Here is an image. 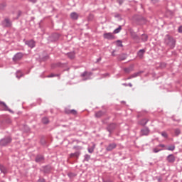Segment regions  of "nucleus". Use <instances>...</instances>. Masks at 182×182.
Wrapping results in <instances>:
<instances>
[{
	"mask_svg": "<svg viewBox=\"0 0 182 182\" xmlns=\"http://www.w3.org/2000/svg\"><path fill=\"white\" fill-rule=\"evenodd\" d=\"M164 43L165 46L169 48V49H173L176 48L177 41L170 34H166L164 38Z\"/></svg>",
	"mask_w": 182,
	"mask_h": 182,
	"instance_id": "f257e3e1",
	"label": "nucleus"
},
{
	"mask_svg": "<svg viewBox=\"0 0 182 182\" xmlns=\"http://www.w3.org/2000/svg\"><path fill=\"white\" fill-rule=\"evenodd\" d=\"M12 143V136H6L3 139H0V147H6L9 144Z\"/></svg>",
	"mask_w": 182,
	"mask_h": 182,
	"instance_id": "f03ea898",
	"label": "nucleus"
},
{
	"mask_svg": "<svg viewBox=\"0 0 182 182\" xmlns=\"http://www.w3.org/2000/svg\"><path fill=\"white\" fill-rule=\"evenodd\" d=\"M117 127V124L116 123H110L107 125V127H106V130L108 131V132L109 133V136H111L112 133H113V132L116 130Z\"/></svg>",
	"mask_w": 182,
	"mask_h": 182,
	"instance_id": "7ed1b4c3",
	"label": "nucleus"
},
{
	"mask_svg": "<svg viewBox=\"0 0 182 182\" xmlns=\"http://www.w3.org/2000/svg\"><path fill=\"white\" fill-rule=\"evenodd\" d=\"M150 128L148 127H144L143 128L141 129L139 132V135L141 137H143L144 136H149L150 135Z\"/></svg>",
	"mask_w": 182,
	"mask_h": 182,
	"instance_id": "20e7f679",
	"label": "nucleus"
},
{
	"mask_svg": "<svg viewBox=\"0 0 182 182\" xmlns=\"http://www.w3.org/2000/svg\"><path fill=\"white\" fill-rule=\"evenodd\" d=\"M40 171H42V173H44V174H49V173L52 171V166L50 165L43 166L40 169Z\"/></svg>",
	"mask_w": 182,
	"mask_h": 182,
	"instance_id": "39448f33",
	"label": "nucleus"
},
{
	"mask_svg": "<svg viewBox=\"0 0 182 182\" xmlns=\"http://www.w3.org/2000/svg\"><path fill=\"white\" fill-rule=\"evenodd\" d=\"M36 163H38V164H43L45 163V156L42 154H38L36 155L35 158Z\"/></svg>",
	"mask_w": 182,
	"mask_h": 182,
	"instance_id": "423d86ee",
	"label": "nucleus"
},
{
	"mask_svg": "<svg viewBox=\"0 0 182 182\" xmlns=\"http://www.w3.org/2000/svg\"><path fill=\"white\" fill-rule=\"evenodd\" d=\"M130 35H131L132 39H133V41H134V42H136V43H140V42H141L140 37L135 32L132 31L130 33Z\"/></svg>",
	"mask_w": 182,
	"mask_h": 182,
	"instance_id": "0eeeda50",
	"label": "nucleus"
},
{
	"mask_svg": "<svg viewBox=\"0 0 182 182\" xmlns=\"http://www.w3.org/2000/svg\"><path fill=\"white\" fill-rule=\"evenodd\" d=\"M81 77H85L84 80H89V79H92L90 77L91 76H93V73L92 72H87L85 71L80 75Z\"/></svg>",
	"mask_w": 182,
	"mask_h": 182,
	"instance_id": "6e6552de",
	"label": "nucleus"
},
{
	"mask_svg": "<svg viewBox=\"0 0 182 182\" xmlns=\"http://www.w3.org/2000/svg\"><path fill=\"white\" fill-rule=\"evenodd\" d=\"M59 38H60V34L54 33L49 36V41L50 42H56V41H59Z\"/></svg>",
	"mask_w": 182,
	"mask_h": 182,
	"instance_id": "1a4fd4ad",
	"label": "nucleus"
},
{
	"mask_svg": "<svg viewBox=\"0 0 182 182\" xmlns=\"http://www.w3.org/2000/svg\"><path fill=\"white\" fill-rule=\"evenodd\" d=\"M22 58H23V53L19 52L14 55L12 60L13 62H19V60H21Z\"/></svg>",
	"mask_w": 182,
	"mask_h": 182,
	"instance_id": "9d476101",
	"label": "nucleus"
},
{
	"mask_svg": "<svg viewBox=\"0 0 182 182\" xmlns=\"http://www.w3.org/2000/svg\"><path fill=\"white\" fill-rule=\"evenodd\" d=\"M2 25L4 26V28H11L12 26V21H11V19L9 18H6L2 21Z\"/></svg>",
	"mask_w": 182,
	"mask_h": 182,
	"instance_id": "9b49d317",
	"label": "nucleus"
},
{
	"mask_svg": "<svg viewBox=\"0 0 182 182\" xmlns=\"http://www.w3.org/2000/svg\"><path fill=\"white\" fill-rule=\"evenodd\" d=\"M117 147V144L116 143H111L109 145L105 146V150L107 151H112V150H114Z\"/></svg>",
	"mask_w": 182,
	"mask_h": 182,
	"instance_id": "f8f14e48",
	"label": "nucleus"
},
{
	"mask_svg": "<svg viewBox=\"0 0 182 182\" xmlns=\"http://www.w3.org/2000/svg\"><path fill=\"white\" fill-rule=\"evenodd\" d=\"M25 44L28 45V48H31V49H33V48L36 46V42H35L33 39L26 41Z\"/></svg>",
	"mask_w": 182,
	"mask_h": 182,
	"instance_id": "ddd939ff",
	"label": "nucleus"
},
{
	"mask_svg": "<svg viewBox=\"0 0 182 182\" xmlns=\"http://www.w3.org/2000/svg\"><path fill=\"white\" fill-rule=\"evenodd\" d=\"M104 39H107L108 41H112L114 39V36L113 33H105L103 34Z\"/></svg>",
	"mask_w": 182,
	"mask_h": 182,
	"instance_id": "4468645a",
	"label": "nucleus"
},
{
	"mask_svg": "<svg viewBox=\"0 0 182 182\" xmlns=\"http://www.w3.org/2000/svg\"><path fill=\"white\" fill-rule=\"evenodd\" d=\"M166 161L168 163H170L171 164H173V163H174L176 161V156H174V154H169L166 157Z\"/></svg>",
	"mask_w": 182,
	"mask_h": 182,
	"instance_id": "2eb2a0df",
	"label": "nucleus"
},
{
	"mask_svg": "<svg viewBox=\"0 0 182 182\" xmlns=\"http://www.w3.org/2000/svg\"><path fill=\"white\" fill-rule=\"evenodd\" d=\"M144 53H146L145 49H141L137 52V58L139 59H144Z\"/></svg>",
	"mask_w": 182,
	"mask_h": 182,
	"instance_id": "dca6fc26",
	"label": "nucleus"
},
{
	"mask_svg": "<svg viewBox=\"0 0 182 182\" xmlns=\"http://www.w3.org/2000/svg\"><path fill=\"white\" fill-rule=\"evenodd\" d=\"M105 114H106V112L100 110L98 112H95V117H96V119H100V117H103Z\"/></svg>",
	"mask_w": 182,
	"mask_h": 182,
	"instance_id": "f3484780",
	"label": "nucleus"
},
{
	"mask_svg": "<svg viewBox=\"0 0 182 182\" xmlns=\"http://www.w3.org/2000/svg\"><path fill=\"white\" fill-rule=\"evenodd\" d=\"M0 106H4V110L6 112H9L10 113H14V111H12V109H9V107H8V105H6V104L2 101H0Z\"/></svg>",
	"mask_w": 182,
	"mask_h": 182,
	"instance_id": "a211bd4d",
	"label": "nucleus"
},
{
	"mask_svg": "<svg viewBox=\"0 0 182 182\" xmlns=\"http://www.w3.org/2000/svg\"><path fill=\"white\" fill-rule=\"evenodd\" d=\"M70 18L73 21H77V19H79V14L76 12H72L70 15Z\"/></svg>",
	"mask_w": 182,
	"mask_h": 182,
	"instance_id": "6ab92c4d",
	"label": "nucleus"
},
{
	"mask_svg": "<svg viewBox=\"0 0 182 182\" xmlns=\"http://www.w3.org/2000/svg\"><path fill=\"white\" fill-rule=\"evenodd\" d=\"M12 123V120L9 117H5L1 121V124H11Z\"/></svg>",
	"mask_w": 182,
	"mask_h": 182,
	"instance_id": "aec40b11",
	"label": "nucleus"
},
{
	"mask_svg": "<svg viewBox=\"0 0 182 182\" xmlns=\"http://www.w3.org/2000/svg\"><path fill=\"white\" fill-rule=\"evenodd\" d=\"M147 123H149V119L146 118H144L139 122V124L140 126H143V127H146V124H147Z\"/></svg>",
	"mask_w": 182,
	"mask_h": 182,
	"instance_id": "412c9836",
	"label": "nucleus"
},
{
	"mask_svg": "<svg viewBox=\"0 0 182 182\" xmlns=\"http://www.w3.org/2000/svg\"><path fill=\"white\" fill-rule=\"evenodd\" d=\"M41 123L43 124H49L50 123V121L49 120V117H44L41 119Z\"/></svg>",
	"mask_w": 182,
	"mask_h": 182,
	"instance_id": "4be33fe9",
	"label": "nucleus"
},
{
	"mask_svg": "<svg viewBox=\"0 0 182 182\" xmlns=\"http://www.w3.org/2000/svg\"><path fill=\"white\" fill-rule=\"evenodd\" d=\"M134 69V66L130 65L129 67L124 68V70L125 73H130V72H133Z\"/></svg>",
	"mask_w": 182,
	"mask_h": 182,
	"instance_id": "5701e85b",
	"label": "nucleus"
},
{
	"mask_svg": "<svg viewBox=\"0 0 182 182\" xmlns=\"http://www.w3.org/2000/svg\"><path fill=\"white\" fill-rule=\"evenodd\" d=\"M141 42H147V41L149 40V36H147V34H142L141 36Z\"/></svg>",
	"mask_w": 182,
	"mask_h": 182,
	"instance_id": "b1692460",
	"label": "nucleus"
},
{
	"mask_svg": "<svg viewBox=\"0 0 182 182\" xmlns=\"http://www.w3.org/2000/svg\"><path fill=\"white\" fill-rule=\"evenodd\" d=\"M79 156H80V151H76L75 153H72L70 154V159H73V157L79 159Z\"/></svg>",
	"mask_w": 182,
	"mask_h": 182,
	"instance_id": "393cba45",
	"label": "nucleus"
},
{
	"mask_svg": "<svg viewBox=\"0 0 182 182\" xmlns=\"http://www.w3.org/2000/svg\"><path fill=\"white\" fill-rule=\"evenodd\" d=\"M68 58H69V59H75V56L76 55V53L74 51L68 53L67 54Z\"/></svg>",
	"mask_w": 182,
	"mask_h": 182,
	"instance_id": "a878e982",
	"label": "nucleus"
},
{
	"mask_svg": "<svg viewBox=\"0 0 182 182\" xmlns=\"http://www.w3.org/2000/svg\"><path fill=\"white\" fill-rule=\"evenodd\" d=\"M0 171L3 173V174H6L8 169H6V167L4 166V165L0 164Z\"/></svg>",
	"mask_w": 182,
	"mask_h": 182,
	"instance_id": "bb28decb",
	"label": "nucleus"
},
{
	"mask_svg": "<svg viewBox=\"0 0 182 182\" xmlns=\"http://www.w3.org/2000/svg\"><path fill=\"white\" fill-rule=\"evenodd\" d=\"M6 6H7L6 1H2L1 3H0L1 11H4Z\"/></svg>",
	"mask_w": 182,
	"mask_h": 182,
	"instance_id": "cd10ccee",
	"label": "nucleus"
},
{
	"mask_svg": "<svg viewBox=\"0 0 182 182\" xmlns=\"http://www.w3.org/2000/svg\"><path fill=\"white\" fill-rule=\"evenodd\" d=\"M141 73H144V71H139L137 73H135L134 74L132 75V77H137V76H140V75H141Z\"/></svg>",
	"mask_w": 182,
	"mask_h": 182,
	"instance_id": "c85d7f7f",
	"label": "nucleus"
},
{
	"mask_svg": "<svg viewBox=\"0 0 182 182\" xmlns=\"http://www.w3.org/2000/svg\"><path fill=\"white\" fill-rule=\"evenodd\" d=\"M165 150H168L169 151H174V150H176V146L171 145V146H168L167 148H166Z\"/></svg>",
	"mask_w": 182,
	"mask_h": 182,
	"instance_id": "c756f323",
	"label": "nucleus"
},
{
	"mask_svg": "<svg viewBox=\"0 0 182 182\" xmlns=\"http://www.w3.org/2000/svg\"><path fill=\"white\" fill-rule=\"evenodd\" d=\"M16 76L17 79H21V77H22L23 76V74H22V73L21 71H17L16 73Z\"/></svg>",
	"mask_w": 182,
	"mask_h": 182,
	"instance_id": "7c9ffc66",
	"label": "nucleus"
},
{
	"mask_svg": "<svg viewBox=\"0 0 182 182\" xmlns=\"http://www.w3.org/2000/svg\"><path fill=\"white\" fill-rule=\"evenodd\" d=\"M122 31V26H119L117 28L114 30L113 33H119Z\"/></svg>",
	"mask_w": 182,
	"mask_h": 182,
	"instance_id": "2f4dec72",
	"label": "nucleus"
},
{
	"mask_svg": "<svg viewBox=\"0 0 182 182\" xmlns=\"http://www.w3.org/2000/svg\"><path fill=\"white\" fill-rule=\"evenodd\" d=\"M117 46H118L119 48H123V43L122 41L120 40L117 41Z\"/></svg>",
	"mask_w": 182,
	"mask_h": 182,
	"instance_id": "473e14b6",
	"label": "nucleus"
},
{
	"mask_svg": "<svg viewBox=\"0 0 182 182\" xmlns=\"http://www.w3.org/2000/svg\"><path fill=\"white\" fill-rule=\"evenodd\" d=\"M89 160H90V155L85 154L84 156V161H89Z\"/></svg>",
	"mask_w": 182,
	"mask_h": 182,
	"instance_id": "72a5a7b5",
	"label": "nucleus"
},
{
	"mask_svg": "<svg viewBox=\"0 0 182 182\" xmlns=\"http://www.w3.org/2000/svg\"><path fill=\"white\" fill-rule=\"evenodd\" d=\"M68 177H70V178H73V177H76V174L72 172H70L68 173Z\"/></svg>",
	"mask_w": 182,
	"mask_h": 182,
	"instance_id": "f704fd0d",
	"label": "nucleus"
},
{
	"mask_svg": "<svg viewBox=\"0 0 182 182\" xmlns=\"http://www.w3.org/2000/svg\"><path fill=\"white\" fill-rule=\"evenodd\" d=\"M65 114H70L72 113V109H69L68 108H65L64 110Z\"/></svg>",
	"mask_w": 182,
	"mask_h": 182,
	"instance_id": "c9c22d12",
	"label": "nucleus"
},
{
	"mask_svg": "<svg viewBox=\"0 0 182 182\" xmlns=\"http://www.w3.org/2000/svg\"><path fill=\"white\" fill-rule=\"evenodd\" d=\"M118 59H119V60H125L126 55H119Z\"/></svg>",
	"mask_w": 182,
	"mask_h": 182,
	"instance_id": "e433bc0d",
	"label": "nucleus"
},
{
	"mask_svg": "<svg viewBox=\"0 0 182 182\" xmlns=\"http://www.w3.org/2000/svg\"><path fill=\"white\" fill-rule=\"evenodd\" d=\"M161 150H163V149H159V147L156 146V147L153 149V152L154 153H159V151H161Z\"/></svg>",
	"mask_w": 182,
	"mask_h": 182,
	"instance_id": "4c0bfd02",
	"label": "nucleus"
},
{
	"mask_svg": "<svg viewBox=\"0 0 182 182\" xmlns=\"http://www.w3.org/2000/svg\"><path fill=\"white\" fill-rule=\"evenodd\" d=\"M70 114H73V116H77V111H76L75 109H71Z\"/></svg>",
	"mask_w": 182,
	"mask_h": 182,
	"instance_id": "58836bf2",
	"label": "nucleus"
},
{
	"mask_svg": "<svg viewBox=\"0 0 182 182\" xmlns=\"http://www.w3.org/2000/svg\"><path fill=\"white\" fill-rule=\"evenodd\" d=\"M181 131L179 129H175V134L176 136H179L181 134Z\"/></svg>",
	"mask_w": 182,
	"mask_h": 182,
	"instance_id": "ea45409f",
	"label": "nucleus"
},
{
	"mask_svg": "<svg viewBox=\"0 0 182 182\" xmlns=\"http://www.w3.org/2000/svg\"><path fill=\"white\" fill-rule=\"evenodd\" d=\"M57 76H59V75L58 74H53V73H51L50 75H48L47 77H56Z\"/></svg>",
	"mask_w": 182,
	"mask_h": 182,
	"instance_id": "a19ab883",
	"label": "nucleus"
},
{
	"mask_svg": "<svg viewBox=\"0 0 182 182\" xmlns=\"http://www.w3.org/2000/svg\"><path fill=\"white\" fill-rule=\"evenodd\" d=\"M161 136H163V137H165V139H167V137H168V135L167 134V133L166 132H161Z\"/></svg>",
	"mask_w": 182,
	"mask_h": 182,
	"instance_id": "79ce46f5",
	"label": "nucleus"
},
{
	"mask_svg": "<svg viewBox=\"0 0 182 182\" xmlns=\"http://www.w3.org/2000/svg\"><path fill=\"white\" fill-rule=\"evenodd\" d=\"M73 149H74V150H82V146H74Z\"/></svg>",
	"mask_w": 182,
	"mask_h": 182,
	"instance_id": "37998d69",
	"label": "nucleus"
},
{
	"mask_svg": "<svg viewBox=\"0 0 182 182\" xmlns=\"http://www.w3.org/2000/svg\"><path fill=\"white\" fill-rule=\"evenodd\" d=\"M62 127H66V129H68V130H70V124L68 125L63 124L62 125Z\"/></svg>",
	"mask_w": 182,
	"mask_h": 182,
	"instance_id": "c03bdc74",
	"label": "nucleus"
},
{
	"mask_svg": "<svg viewBox=\"0 0 182 182\" xmlns=\"http://www.w3.org/2000/svg\"><path fill=\"white\" fill-rule=\"evenodd\" d=\"M41 144L43 146H45V144H46V141L44 139H41Z\"/></svg>",
	"mask_w": 182,
	"mask_h": 182,
	"instance_id": "a18cd8bd",
	"label": "nucleus"
},
{
	"mask_svg": "<svg viewBox=\"0 0 182 182\" xmlns=\"http://www.w3.org/2000/svg\"><path fill=\"white\" fill-rule=\"evenodd\" d=\"M22 12L21 11H18L16 19H19V17L21 16Z\"/></svg>",
	"mask_w": 182,
	"mask_h": 182,
	"instance_id": "49530a36",
	"label": "nucleus"
},
{
	"mask_svg": "<svg viewBox=\"0 0 182 182\" xmlns=\"http://www.w3.org/2000/svg\"><path fill=\"white\" fill-rule=\"evenodd\" d=\"M117 2H118L119 5H122L124 0H117Z\"/></svg>",
	"mask_w": 182,
	"mask_h": 182,
	"instance_id": "de8ad7c7",
	"label": "nucleus"
},
{
	"mask_svg": "<svg viewBox=\"0 0 182 182\" xmlns=\"http://www.w3.org/2000/svg\"><path fill=\"white\" fill-rule=\"evenodd\" d=\"M95 151V148H88V152L93 153Z\"/></svg>",
	"mask_w": 182,
	"mask_h": 182,
	"instance_id": "09e8293b",
	"label": "nucleus"
},
{
	"mask_svg": "<svg viewBox=\"0 0 182 182\" xmlns=\"http://www.w3.org/2000/svg\"><path fill=\"white\" fill-rule=\"evenodd\" d=\"M178 32L179 33H182V26H180L178 27Z\"/></svg>",
	"mask_w": 182,
	"mask_h": 182,
	"instance_id": "8fccbe9b",
	"label": "nucleus"
},
{
	"mask_svg": "<svg viewBox=\"0 0 182 182\" xmlns=\"http://www.w3.org/2000/svg\"><path fill=\"white\" fill-rule=\"evenodd\" d=\"M43 60H48V59H49V55H46L44 57H43Z\"/></svg>",
	"mask_w": 182,
	"mask_h": 182,
	"instance_id": "3c124183",
	"label": "nucleus"
},
{
	"mask_svg": "<svg viewBox=\"0 0 182 182\" xmlns=\"http://www.w3.org/2000/svg\"><path fill=\"white\" fill-rule=\"evenodd\" d=\"M157 147H162V148H164L166 147V145L163 144H160L157 146Z\"/></svg>",
	"mask_w": 182,
	"mask_h": 182,
	"instance_id": "603ef678",
	"label": "nucleus"
},
{
	"mask_svg": "<svg viewBox=\"0 0 182 182\" xmlns=\"http://www.w3.org/2000/svg\"><path fill=\"white\" fill-rule=\"evenodd\" d=\"M29 2H32V4H36L37 0H28Z\"/></svg>",
	"mask_w": 182,
	"mask_h": 182,
	"instance_id": "864d4df0",
	"label": "nucleus"
},
{
	"mask_svg": "<svg viewBox=\"0 0 182 182\" xmlns=\"http://www.w3.org/2000/svg\"><path fill=\"white\" fill-rule=\"evenodd\" d=\"M100 60H102V58H99L97 59V61L95 62V63H99V62H100Z\"/></svg>",
	"mask_w": 182,
	"mask_h": 182,
	"instance_id": "5fc2aeb1",
	"label": "nucleus"
},
{
	"mask_svg": "<svg viewBox=\"0 0 182 182\" xmlns=\"http://www.w3.org/2000/svg\"><path fill=\"white\" fill-rule=\"evenodd\" d=\"M45 179L44 178H40L38 180V182H45Z\"/></svg>",
	"mask_w": 182,
	"mask_h": 182,
	"instance_id": "6e6d98bb",
	"label": "nucleus"
},
{
	"mask_svg": "<svg viewBox=\"0 0 182 182\" xmlns=\"http://www.w3.org/2000/svg\"><path fill=\"white\" fill-rule=\"evenodd\" d=\"M127 80H129V79H133V77H132V75L129 76V77H128L127 78Z\"/></svg>",
	"mask_w": 182,
	"mask_h": 182,
	"instance_id": "4d7b16f0",
	"label": "nucleus"
},
{
	"mask_svg": "<svg viewBox=\"0 0 182 182\" xmlns=\"http://www.w3.org/2000/svg\"><path fill=\"white\" fill-rule=\"evenodd\" d=\"M128 86H129V87H133V85L132 83H128Z\"/></svg>",
	"mask_w": 182,
	"mask_h": 182,
	"instance_id": "13d9d810",
	"label": "nucleus"
},
{
	"mask_svg": "<svg viewBox=\"0 0 182 182\" xmlns=\"http://www.w3.org/2000/svg\"><path fill=\"white\" fill-rule=\"evenodd\" d=\"M162 180H163V179H162L161 178H158V181H159V182L162 181Z\"/></svg>",
	"mask_w": 182,
	"mask_h": 182,
	"instance_id": "bf43d9fd",
	"label": "nucleus"
},
{
	"mask_svg": "<svg viewBox=\"0 0 182 182\" xmlns=\"http://www.w3.org/2000/svg\"><path fill=\"white\" fill-rule=\"evenodd\" d=\"M112 56H116V54H114V51H112Z\"/></svg>",
	"mask_w": 182,
	"mask_h": 182,
	"instance_id": "052dcab7",
	"label": "nucleus"
},
{
	"mask_svg": "<svg viewBox=\"0 0 182 182\" xmlns=\"http://www.w3.org/2000/svg\"><path fill=\"white\" fill-rule=\"evenodd\" d=\"M122 85L123 86H128V84L127 83H123Z\"/></svg>",
	"mask_w": 182,
	"mask_h": 182,
	"instance_id": "680f3d73",
	"label": "nucleus"
},
{
	"mask_svg": "<svg viewBox=\"0 0 182 182\" xmlns=\"http://www.w3.org/2000/svg\"><path fill=\"white\" fill-rule=\"evenodd\" d=\"M92 72L95 70H97V68H92Z\"/></svg>",
	"mask_w": 182,
	"mask_h": 182,
	"instance_id": "e2e57ef3",
	"label": "nucleus"
},
{
	"mask_svg": "<svg viewBox=\"0 0 182 182\" xmlns=\"http://www.w3.org/2000/svg\"><path fill=\"white\" fill-rule=\"evenodd\" d=\"M103 182H111L110 181H103Z\"/></svg>",
	"mask_w": 182,
	"mask_h": 182,
	"instance_id": "0e129e2a",
	"label": "nucleus"
},
{
	"mask_svg": "<svg viewBox=\"0 0 182 182\" xmlns=\"http://www.w3.org/2000/svg\"><path fill=\"white\" fill-rule=\"evenodd\" d=\"M151 1H152V2H156L157 0H151Z\"/></svg>",
	"mask_w": 182,
	"mask_h": 182,
	"instance_id": "69168bd1",
	"label": "nucleus"
},
{
	"mask_svg": "<svg viewBox=\"0 0 182 182\" xmlns=\"http://www.w3.org/2000/svg\"><path fill=\"white\" fill-rule=\"evenodd\" d=\"M122 103H126V102H124V101H122Z\"/></svg>",
	"mask_w": 182,
	"mask_h": 182,
	"instance_id": "338daca9",
	"label": "nucleus"
}]
</instances>
